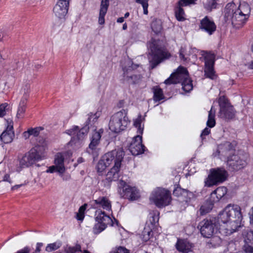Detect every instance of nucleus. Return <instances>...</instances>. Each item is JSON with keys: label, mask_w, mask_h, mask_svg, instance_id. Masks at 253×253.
<instances>
[{"label": "nucleus", "mask_w": 253, "mask_h": 253, "mask_svg": "<svg viewBox=\"0 0 253 253\" xmlns=\"http://www.w3.org/2000/svg\"><path fill=\"white\" fill-rule=\"evenodd\" d=\"M242 219L240 207L235 204H228L218 214L219 223L223 224L219 230L226 235H230L242 226Z\"/></svg>", "instance_id": "1"}, {"label": "nucleus", "mask_w": 253, "mask_h": 253, "mask_svg": "<svg viewBox=\"0 0 253 253\" xmlns=\"http://www.w3.org/2000/svg\"><path fill=\"white\" fill-rule=\"evenodd\" d=\"M251 10L250 6L246 2L240 3L238 7L235 3L229 2L224 9V21L228 24L231 23L235 28H240L249 19Z\"/></svg>", "instance_id": "2"}, {"label": "nucleus", "mask_w": 253, "mask_h": 253, "mask_svg": "<svg viewBox=\"0 0 253 253\" xmlns=\"http://www.w3.org/2000/svg\"><path fill=\"white\" fill-rule=\"evenodd\" d=\"M166 84L181 83L182 88L185 92H189L193 89L192 80L189 78L186 68L179 66L176 71L165 81Z\"/></svg>", "instance_id": "3"}, {"label": "nucleus", "mask_w": 253, "mask_h": 253, "mask_svg": "<svg viewBox=\"0 0 253 253\" xmlns=\"http://www.w3.org/2000/svg\"><path fill=\"white\" fill-rule=\"evenodd\" d=\"M44 157L43 154L40 152V147L32 148L19 159V163L16 166L15 170L20 172L23 169L32 166L37 161L42 160Z\"/></svg>", "instance_id": "4"}, {"label": "nucleus", "mask_w": 253, "mask_h": 253, "mask_svg": "<svg viewBox=\"0 0 253 253\" xmlns=\"http://www.w3.org/2000/svg\"><path fill=\"white\" fill-rule=\"evenodd\" d=\"M147 46L150 50L149 60L152 69L155 68L163 60L168 58L170 56L168 52L159 47L155 41L150 42Z\"/></svg>", "instance_id": "5"}, {"label": "nucleus", "mask_w": 253, "mask_h": 253, "mask_svg": "<svg viewBox=\"0 0 253 253\" xmlns=\"http://www.w3.org/2000/svg\"><path fill=\"white\" fill-rule=\"evenodd\" d=\"M89 129L88 125L80 129L78 126H74L66 130V132L70 135H73L68 145L72 146L75 149L81 147L84 144V139Z\"/></svg>", "instance_id": "6"}, {"label": "nucleus", "mask_w": 253, "mask_h": 253, "mask_svg": "<svg viewBox=\"0 0 253 253\" xmlns=\"http://www.w3.org/2000/svg\"><path fill=\"white\" fill-rule=\"evenodd\" d=\"M150 200L157 207L163 208L169 204L171 201L170 193L165 189L157 188L152 192Z\"/></svg>", "instance_id": "7"}, {"label": "nucleus", "mask_w": 253, "mask_h": 253, "mask_svg": "<svg viewBox=\"0 0 253 253\" xmlns=\"http://www.w3.org/2000/svg\"><path fill=\"white\" fill-rule=\"evenodd\" d=\"M247 155L241 151H237L228 156L226 161L229 169L238 170L247 165Z\"/></svg>", "instance_id": "8"}, {"label": "nucleus", "mask_w": 253, "mask_h": 253, "mask_svg": "<svg viewBox=\"0 0 253 253\" xmlns=\"http://www.w3.org/2000/svg\"><path fill=\"white\" fill-rule=\"evenodd\" d=\"M112 134H119L126 129L130 123L124 110L115 114L112 116Z\"/></svg>", "instance_id": "9"}, {"label": "nucleus", "mask_w": 253, "mask_h": 253, "mask_svg": "<svg viewBox=\"0 0 253 253\" xmlns=\"http://www.w3.org/2000/svg\"><path fill=\"white\" fill-rule=\"evenodd\" d=\"M228 176L227 172L223 168L211 169L205 180V186L211 187L224 181Z\"/></svg>", "instance_id": "10"}, {"label": "nucleus", "mask_w": 253, "mask_h": 253, "mask_svg": "<svg viewBox=\"0 0 253 253\" xmlns=\"http://www.w3.org/2000/svg\"><path fill=\"white\" fill-rule=\"evenodd\" d=\"M200 54L204 57L205 60V75L207 78L213 80L215 78L213 66L215 61V55L210 52L204 50L200 51Z\"/></svg>", "instance_id": "11"}, {"label": "nucleus", "mask_w": 253, "mask_h": 253, "mask_svg": "<svg viewBox=\"0 0 253 253\" xmlns=\"http://www.w3.org/2000/svg\"><path fill=\"white\" fill-rule=\"evenodd\" d=\"M119 188L120 195L125 199L135 201L140 197L139 192L135 187L130 186L123 180L119 182Z\"/></svg>", "instance_id": "12"}, {"label": "nucleus", "mask_w": 253, "mask_h": 253, "mask_svg": "<svg viewBox=\"0 0 253 253\" xmlns=\"http://www.w3.org/2000/svg\"><path fill=\"white\" fill-rule=\"evenodd\" d=\"M220 110L218 116L226 120H231L234 118L235 111L233 107L224 96H220L218 100Z\"/></svg>", "instance_id": "13"}, {"label": "nucleus", "mask_w": 253, "mask_h": 253, "mask_svg": "<svg viewBox=\"0 0 253 253\" xmlns=\"http://www.w3.org/2000/svg\"><path fill=\"white\" fill-rule=\"evenodd\" d=\"M125 152L122 147H118L114 151H112V157L114 160V166L112 168V181H116L119 177L120 169L122 162L123 160Z\"/></svg>", "instance_id": "14"}, {"label": "nucleus", "mask_w": 253, "mask_h": 253, "mask_svg": "<svg viewBox=\"0 0 253 253\" xmlns=\"http://www.w3.org/2000/svg\"><path fill=\"white\" fill-rule=\"evenodd\" d=\"M236 144V141L232 142L227 141L219 145L217 147L216 153L214 154V156H218L220 157V159H221V157L227 158L228 156L232 155L237 152L235 149Z\"/></svg>", "instance_id": "15"}, {"label": "nucleus", "mask_w": 253, "mask_h": 253, "mask_svg": "<svg viewBox=\"0 0 253 253\" xmlns=\"http://www.w3.org/2000/svg\"><path fill=\"white\" fill-rule=\"evenodd\" d=\"M54 165L49 167L46 170L47 173L57 172L60 175H62L65 171L64 166V157L62 153H58L55 155L54 161Z\"/></svg>", "instance_id": "16"}, {"label": "nucleus", "mask_w": 253, "mask_h": 253, "mask_svg": "<svg viewBox=\"0 0 253 253\" xmlns=\"http://www.w3.org/2000/svg\"><path fill=\"white\" fill-rule=\"evenodd\" d=\"M202 236L206 238H210L216 230L214 223L211 220L205 219L201 221L199 224Z\"/></svg>", "instance_id": "17"}, {"label": "nucleus", "mask_w": 253, "mask_h": 253, "mask_svg": "<svg viewBox=\"0 0 253 253\" xmlns=\"http://www.w3.org/2000/svg\"><path fill=\"white\" fill-rule=\"evenodd\" d=\"M199 29L211 36L215 32L216 26L211 18L206 16L200 21Z\"/></svg>", "instance_id": "18"}, {"label": "nucleus", "mask_w": 253, "mask_h": 253, "mask_svg": "<svg viewBox=\"0 0 253 253\" xmlns=\"http://www.w3.org/2000/svg\"><path fill=\"white\" fill-rule=\"evenodd\" d=\"M129 150L133 155H138L144 153L145 146L142 144V136L137 135L134 137L130 143Z\"/></svg>", "instance_id": "19"}, {"label": "nucleus", "mask_w": 253, "mask_h": 253, "mask_svg": "<svg viewBox=\"0 0 253 253\" xmlns=\"http://www.w3.org/2000/svg\"><path fill=\"white\" fill-rule=\"evenodd\" d=\"M68 2L58 1L53 9V11L56 17L62 19L66 15L69 8Z\"/></svg>", "instance_id": "20"}, {"label": "nucleus", "mask_w": 253, "mask_h": 253, "mask_svg": "<svg viewBox=\"0 0 253 253\" xmlns=\"http://www.w3.org/2000/svg\"><path fill=\"white\" fill-rule=\"evenodd\" d=\"M199 51L197 48L193 47L190 48L188 52L185 47H181L179 50L180 58L185 61L189 60L190 56L193 58H196Z\"/></svg>", "instance_id": "21"}, {"label": "nucleus", "mask_w": 253, "mask_h": 253, "mask_svg": "<svg viewBox=\"0 0 253 253\" xmlns=\"http://www.w3.org/2000/svg\"><path fill=\"white\" fill-rule=\"evenodd\" d=\"M244 235L245 244L243 249L246 253H253V247L251 246L252 243H253V230L247 232Z\"/></svg>", "instance_id": "22"}, {"label": "nucleus", "mask_w": 253, "mask_h": 253, "mask_svg": "<svg viewBox=\"0 0 253 253\" xmlns=\"http://www.w3.org/2000/svg\"><path fill=\"white\" fill-rule=\"evenodd\" d=\"M176 249L182 253H188L192 251L193 245L186 240L178 239L176 244Z\"/></svg>", "instance_id": "23"}, {"label": "nucleus", "mask_w": 253, "mask_h": 253, "mask_svg": "<svg viewBox=\"0 0 253 253\" xmlns=\"http://www.w3.org/2000/svg\"><path fill=\"white\" fill-rule=\"evenodd\" d=\"M227 192V188L224 186L217 188L211 194V200L212 202H218Z\"/></svg>", "instance_id": "24"}, {"label": "nucleus", "mask_w": 253, "mask_h": 253, "mask_svg": "<svg viewBox=\"0 0 253 253\" xmlns=\"http://www.w3.org/2000/svg\"><path fill=\"white\" fill-rule=\"evenodd\" d=\"M111 164V153L105 154L99 161L97 165V171L101 172L104 171L107 167Z\"/></svg>", "instance_id": "25"}, {"label": "nucleus", "mask_w": 253, "mask_h": 253, "mask_svg": "<svg viewBox=\"0 0 253 253\" xmlns=\"http://www.w3.org/2000/svg\"><path fill=\"white\" fill-rule=\"evenodd\" d=\"M109 5V0H102L98 18V23L100 25L103 24L105 22L104 16L106 14Z\"/></svg>", "instance_id": "26"}, {"label": "nucleus", "mask_w": 253, "mask_h": 253, "mask_svg": "<svg viewBox=\"0 0 253 253\" xmlns=\"http://www.w3.org/2000/svg\"><path fill=\"white\" fill-rule=\"evenodd\" d=\"M13 126H8L6 130L3 131L0 136L1 140L4 143H10L14 136V133L12 130Z\"/></svg>", "instance_id": "27"}, {"label": "nucleus", "mask_w": 253, "mask_h": 253, "mask_svg": "<svg viewBox=\"0 0 253 253\" xmlns=\"http://www.w3.org/2000/svg\"><path fill=\"white\" fill-rule=\"evenodd\" d=\"M103 132V130L102 129H99L98 131H94L91 137V142L89 145V148L94 149L95 146L98 145L101 136V134Z\"/></svg>", "instance_id": "28"}, {"label": "nucleus", "mask_w": 253, "mask_h": 253, "mask_svg": "<svg viewBox=\"0 0 253 253\" xmlns=\"http://www.w3.org/2000/svg\"><path fill=\"white\" fill-rule=\"evenodd\" d=\"M218 1V0H202V3L204 9L208 12H211L217 8Z\"/></svg>", "instance_id": "29"}, {"label": "nucleus", "mask_w": 253, "mask_h": 253, "mask_svg": "<svg viewBox=\"0 0 253 253\" xmlns=\"http://www.w3.org/2000/svg\"><path fill=\"white\" fill-rule=\"evenodd\" d=\"M154 229L150 227L148 223H146L141 234V239L144 242L148 241L152 237V231Z\"/></svg>", "instance_id": "30"}, {"label": "nucleus", "mask_w": 253, "mask_h": 253, "mask_svg": "<svg viewBox=\"0 0 253 253\" xmlns=\"http://www.w3.org/2000/svg\"><path fill=\"white\" fill-rule=\"evenodd\" d=\"M94 202L104 209L109 211L111 209L110 201L105 197H99L97 199L94 200Z\"/></svg>", "instance_id": "31"}, {"label": "nucleus", "mask_w": 253, "mask_h": 253, "mask_svg": "<svg viewBox=\"0 0 253 253\" xmlns=\"http://www.w3.org/2000/svg\"><path fill=\"white\" fill-rule=\"evenodd\" d=\"M153 95V100L155 102H159L164 99L165 97L163 90L158 86H154L152 88Z\"/></svg>", "instance_id": "32"}, {"label": "nucleus", "mask_w": 253, "mask_h": 253, "mask_svg": "<svg viewBox=\"0 0 253 253\" xmlns=\"http://www.w3.org/2000/svg\"><path fill=\"white\" fill-rule=\"evenodd\" d=\"M159 213L157 211H153L149 213V221L146 223H148L151 227L154 228L156 224L158 222L159 219Z\"/></svg>", "instance_id": "33"}, {"label": "nucleus", "mask_w": 253, "mask_h": 253, "mask_svg": "<svg viewBox=\"0 0 253 253\" xmlns=\"http://www.w3.org/2000/svg\"><path fill=\"white\" fill-rule=\"evenodd\" d=\"M215 110L213 107L212 106L209 112L208 119L207 122V125L209 127H213L215 125Z\"/></svg>", "instance_id": "34"}, {"label": "nucleus", "mask_w": 253, "mask_h": 253, "mask_svg": "<svg viewBox=\"0 0 253 253\" xmlns=\"http://www.w3.org/2000/svg\"><path fill=\"white\" fill-rule=\"evenodd\" d=\"M183 6L180 5L179 2L178 5L175 8V15L176 19L179 21H183L185 20V14L183 9L182 8Z\"/></svg>", "instance_id": "35"}, {"label": "nucleus", "mask_w": 253, "mask_h": 253, "mask_svg": "<svg viewBox=\"0 0 253 253\" xmlns=\"http://www.w3.org/2000/svg\"><path fill=\"white\" fill-rule=\"evenodd\" d=\"M96 221L101 223H105L106 225L111 219L109 215H106L104 211H98L95 217Z\"/></svg>", "instance_id": "36"}, {"label": "nucleus", "mask_w": 253, "mask_h": 253, "mask_svg": "<svg viewBox=\"0 0 253 253\" xmlns=\"http://www.w3.org/2000/svg\"><path fill=\"white\" fill-rule=\"evenodd\" d=\"M213 204L210 201H207L201 207L199 212L202 215L209 213L212 209Z\"/></svg>", "instance_id": "37"}, {"label": "nucleus", "mask_w": 253, "mask_h": 253, "mask_svg": "<svg viewBox=\"0 0 253 253\" xmlns=\"http://www.w3.org/2000/svg\"><path fill=\"white\" fill-rule=\"evenodd\" d=\"M141 115H139L137 119H136L133 122L134 126L137 128V135H142L143 131V126H141L142 123Z\"/></svg>", "instance_id": "38"}, {"label": "nucleus", "mask_w": 253, "mask_h": 253, "mask_svg": "<svg viewBox=\"0 0 253 253\" xmlns=\"http://www.w3.org/2000/svg\"><path fill=\"white\" fill-rule=\"evenodd\" d=\"M26 104V100L22 99L19 103V106L17 113V117L18 118H21L23 114L25 111V106Z\"/></svg>", "instance_id": "39"}, {"label": "nucleus", "mask_w": 253, "mask_h": 253, "mask_svg": "<svg viewBox=\"0 0 253 253\" xmlns=\"http://www.w3.org/2000/svg\"><path fill=\"white\" fill-rule=\"evenodd\" d=\"M107 227L105 223L98 222L95 224L93 228V232L94 234H97L104 230Z\"/></svg>", "instance_id": "40"}, {"label": "nucleus", "mask_w": 253, "mask_h": 253, "mask_svg": "<svg viewBox=\"0 0 253 253\" xmlns=\"http://www.w3.org/2000/svg\"><path fill=\"white\" fill-rule=\"evenodd\" d=\"M61 246V243L60 242H55L52 244H48L46 247L45 251L47 252H51L53 251L57 250Z\"/></svg>", "instance_id": "41"}, {"label": "nucleus", "mask_w": 253, "mask_h": 253, "mask_svg": "<svg viewBox=\"0 0 253 253\" xmlns=\"http://www.w3.org/2000/svg\"><path fill=\"white\" fill-rule=\"evenodd\" d=\"M86 206L87 205L85 204L79 208V211L77 213L76 217L78 220L82 221L84 219V211L86 209Z\"/></svg>", "instance_id": "42"}, {"label": "nucleus", "mask_w": 253, "mask_h": 253, "mask_svg": "<svg viewBox=\"0 0 253 253\" xmlns=\"http://www.w3.org/2000/svg\"><path fill=\"white\" fill-rule=\"evenodd\" d=\"M151 28L156 34L160 33L162 30V25L160 21H154L151 23Z\"/></svg>", "instance_id": "43"}, {"label": "nucleus", "mask_w": 253, "mask_h": 253, "mask_svg": "<svg viewBox=\"0 0 253 253\" xmlns=\"http://www.w3.org/2000/svg\"><path fill=\"white\" fill-rule=\"evenodd\" d=\"M136 2L141 4L143 8V13L147 15L148 13V0H136Z\"/></svg>", "instance_id": "44"}, {"label": "nucleus", "mask_w": 253, "mask_h": 253, "mask_svg": "<svg viewBox=\"0 0 253 253\" xmlns=\"http://www.w3.org/2000/svg\"><path fill=\"white\" fill-rule=\"evenodd\" d=\"M43 129V128L42 127H37L35 128H31L29 129L30 133L31 135H33L34 136H37L39 135L40 132Z\"/></svg>", "instance_id": "45"}, {"label": "nucleus", "mask_w": 253, "mask_h": 253, "mask_svg": "<svg viewBox=\"0 0 253 253\" xmlns=\"http://www.w3.org/2000/svg\"><path fill=\"white\" fill-rule=\"evenodd\" d=\"M8 104L6 103L0 105V117H2L6 114L8 110Z\"/></svg>", "instance_id": "46"}, {"label": "nucleus", "mask_w": 253, "mask_h": 253, "mask_svg": "<svg viewBox=\"0 0 253 253\" xmlns=\"http://www.w3.org/2000/svg\"><path fill=\"white\" fill-rule=\"evenodd\" d=\"M111 222L112 227H113L114 229H118L120 231H121V230H124L123 227L119 225L118 221L114 217L112 216Z\"/></svg>", "instance_id": "47"}, {"label": "nucleus", "mask_w": 253, "mask_h": 253, "mask_svg": "<svg viewBox=\"0 0 253 253\" xmlns=\"http://www.w3.org/2000/svg\"><path fill=\"white\" fill-rule=\"evenodd\" d=\"M81 251V247L79 245H76L74 247H69L66 251V253H75Z\"/></svg>", "instance_id": "48"}, {"label": "nucleus", "mask_w": 253, "mask_h": 253, "mask_svg": "<svg viewBox=\"0 0 253 253\" xmlns=\"http://www.w3.org/2000/svg\"><path fill=\"white\" fill-rule=\"evenodd\" d=\"M197 0H180L179 4L182 6H188L190 4H194Z\"/></svg>", "instance_id": "49"}, {"label": "nucleus", "mask_w": 253, "mask_h": 253, "mask_svg": "<svg viewBox=\"0 0 253 253\" xmlns=\"http://www.w3.org/2000/svg\"><path fill=\"white\" fill-rule=\"evenodd\" d=\"M99 115H100L99 113H96L95 114H92V113H90L89 115V117L88 118L87 121L90 122L91 120H92L93 122L95 121L97 119V118L99 117Z\"/></svg>", "instance_id": "50"}, {"label": "nucleus", "mask_w": 253, "mask_h": 253, "mask_svg": "<svg viewBox=\"0 0 253 253\" xmlns=\"http://www.w3.org/2000/svg\"><path fill=\"white\" fill-rule=\"evenodd\" d=\"M113 253H129V252L124 247H119L116 249Z\"/></svg>", "instance_id": "51"}, {"label": "nucleus", "mask_w": 253, "mask_h": 253, "mask_svg": "<svg viewBox=\"0 0 253 253\" xmlns=\"http://www.w3.org/2000/svg\"><path fill=\"white\" fill-rule=\"evenodd\" d=\"M211 132V130L209 128L206 127L202 132L201 134V137L202 139H204V137L209 134Z\"/></svg>", "instance_id": "52"}, {"label": "nucleus", "mask_w": 253, "mask_h": 253, "mask_svg": "<svg viewBox=\"0 0 253 253\" xmlns=\"http://www.w3.org/2000/svg\"><path fill=\"white\" fill-rule=\"evenodd\" d=\"M182 191L184 192V190L181 189L180 188H177L173 191V195L176 196H179L182 194Z\"/></svg>", "instance_id": "53"}, {"label": "nucleus", "mask_w": 253, "mask_h": 253, "mask_svg": "<svg viewBox=\"0 0 253 253\" xmlns=\"http://www.w3.org/2000/svg\"><path fill=\"white\" fill-rule=\"evenodd\" d=\"M249 216L250 223L253 224V207L251 209L249 213Z\"/></svg>", "instance_id": "54"}, {"label": "nucleus", "mask_w": 253, "mask_h": 253, "mask_svg": "<svg viewBox=\"0 0 253 253\" xmlns=\"http://www.w3.org/2000/svg\"><path fill=\"white\" fill-rule=\"evenodd\" d=\"M30 250L28 247H25L24 249L18 251L15 253H30Z\"/></svg>", "instance_id": "55"}, {"label": "nucleus", "mask_w": 253, "mask_h": 253, "mask_svg": "<svg viewBox=\"0 0 253 253\" xmlns=\"http://www.w3.org/2000/svg\"><path fill=\"white\" fill-rule=\"evenodd\" d=\"M211 241L212 242H211V243H212V242H213L214 241H216L217 242V244H220V243H221V240H220V238L218 237H213L211 240Z\"/></svg>", "instance_id": "56"}, {"label": "nucleus", "mask_w": 253, "mask_h": 253, "mask_svg": "<svg viewBox=\"0 0 253 253\" xmlns=\"http://www.w3.org/2000/svg\"><path fill=\"white\" fill-rule=\"evenodd\" d=\"M43 246L42 243H38L37 244L36 249L35 250V253H38L41 251V248Z\"/></svg>", "instance_id": "57"}, {"label": "nucleus", "mask_w": 253, "mask_h": 253, "mask_svg": "<svg viewBox=\"0 0 253 253\" xmlns=\"http://www.w3.org/2000/svg\"><path fill=\"white\" fill-rule=\"evenodd\" d=\"M3 181H7V182H9L10 183H11V181H10V176L8 174H6L4 175V176H3Z\"/></svg>", "instance_id": "58"}, {"label": "nucleus", "mask_w": 253, "mask_h": 253, "mask_svg": "<svg viewBox=\"0 0 253 253\" xmlns=\"http://www.w3.org/2000/svg\"><path fill=\"white\" fill-rule=\"evenodd\" d=\"M23 135L25 139L28 138L29 137V136L31 135L29 129L27 131H25L23 133Z\"/></svg>", "instance_id": "59"}, {"label": "nucleus", "mask_w": 253, "mask_h": 253, "mask_svg": "<svg viewBox=\"0 0 253 253\" xmlns=\"http://www.w3.org/2000/svg\"><path fill=\"white\" fill-rule=\"evenodd\" d=\"M25 185H26L25 183L21 184H18V185H15L14 186L12 187L11 190H14L17 189L18 188L21 187V186Z\"/></svg>", "instance_id": "60"}, {"label": "nucleus", "mask_w": 253, "mask_h": 253, "mask_svg": "<svg viewBox=\"0 0 253 253\" xmlns=\"http://www.w3.org/2000/svg\"><path fill=\"white\" fill-rule=\"evenodd\" d=\"M124 70H125V69H124ZM124 77L126 78V79H127L128 81H129L130 79H132L133 76H131L128 77V76H126V71H124Z\"/></svg>", "instance_id": "61"}, {"label": "nucleus", "mask_w": 253, "mask_h": 253, "mask_svg": "<svg viewBox=\"0 0 253 253\" xmlns=\"http://www.w3.org/2000/svg\"><path fill=\"white\" fill-rule=\"evenodd\" d=\"M124 21V18L122 17H120L117 19V22L118 23H123Z\"/></svg>", "instance_id": "62"}, {"label": "nucleus", "mask_w": 253, "mask_h": 253, "mask_svg": "<svg viewBox=\"0 0 253 253\" xmlns=\"http://www.w3.org/2000/svg\"><path fill=\"white\" fill-rule=\"evenodd\" d=\"M127 24L126 23H124L123 26V29L125 30L127 29Z\"/></svg>", "instance_id": "63"}, {"label": "nucleus", "mask_w": 253, "mask_h": 253, "mask_svg": "<svg viewBox=\"0 0 253 253\" xmlns=\"http://www.w3.org/2000/svg\"><path fill=\"white\" fill-rule=\"evenodd\" d=\"M249 68L250 69H253V60L251 62V63L249 65Z\"/></svg>", "instance_id": "64"}]
</instances>
